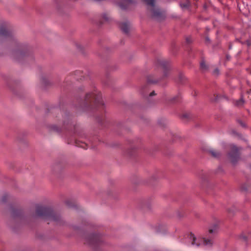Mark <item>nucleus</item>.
<instances>
[{
	"label": "nucleus",
	"mask_w": 251,
	"mask_h": 251,
	"mask_svg": "<svg viewBox=\"0 0 251 251\" xmlns=\"http://www.w3.org/2000/svg\"><path fill=\"white\" fill-rule=\"evenodd\" d=\"M4 40V45L9 50L10 55L15 60L21 61L27 57L30 49L26 44L20 43L13 38L11 31L6 27L0 28V41Z\"/></svg>",
	"instance_id": "nucleus-1"
},
{
	"label": "nucleus",
	"mask_w": 251,
	"mask_h": 251,
	"mask_svg": "<svg viewBox=\"0 0 251 251\" xmlns=\"http://www.w3.org/2000/svg\"><path fill=\"white\" fill-rule=\"evenodd\" d=\"M81 101L79 106L83 111H91L104 107L101 94L97 90L87 93Z\"/></svg>",
	"instance_id": "nucleus-2"
},
{
	"label": "nucleus",
	"mask_w": 251,
	"mask_h": 251,
	"mask_svg": "<svg viewBox=\"0 0 251 251\" xmlns=\"http://www.w3.org/2000/svg\"><path fill=\"white\" fill-rule=\"evenodd\" d=\"M217 226L214 225L213 228L209 229L207 237L203 238L197 239L192 233H190L187 235V240L189 242H191L192 245H196L197 247H199L203 244L205 246H211L213 244V235L217 232Z\"/></svg>",
	"instance_id": "nucleus-3"
},
{
	"label": "nucleus",
	"mask_w": 251,
	"mask_h": 251,
	"mask_svg": "<svg viewBox=\"0 0 251 251\" xmlns=\"http://www.w3.org/2000/svg\"><path fill=\"white\" fill-rule=\"evenodd\" d=\"M35 216L43 219H48L57 223L61 220L60 216L54 213L50 208L41 205L36 206Z\"/></svg>",
	"instance_id": "nucleus-4"
},
{
	"label": "nucleus",
	"mask_w": 251,
	"mask_h": 251,
	"mask_svg": "<svg viewBox=\"0 0 251 251\" xmlns=\"http://www.w3.org/2000/svg\"><path fill=\"white\" fill-rule=\"evenodd\" d=\"M146 4L151 6L149 9L151 12V17L158 20H161L165 18L163 12L154 5V0H144Z\"/></svg>",
	"instance_id": "nucleus-5"
},
{
	"label": "nucleus",
	"mask_w": 251,
	"mask_h": 251,
	"mask_svg": "<svg viewBox=\"0 0 251 251\" xmlns=\"http://www.w3.org/2000/svg\"><path fill=\"white\" fill-rule=\"evenodd\" d=\"M230 151L228 152V156L232 163H236L240 159V151L242 148L240 147H237L233 144L229 145Z\"/></svg>",
	"instance_id": "nucleus-6"
},
{
	"label": "nucleus",
	"mask_w": 251,
	"mask_h": 251,
	"mask_svg": "<svg viewBox=\"0 0 251 251\" xmlns=\"http://www.w3.org/2000/svg\"><path fill=\"white\" fill-rule=\"evenodd\" d=\"M85 244H87L91 246H95L100 243L101 238L100 235L91 234L85 236Z\"/></svg>",
	"instance_id": "nucleus-7"
},
{
	"label": "nucleus",
	"mask_w": 251,
	"mask_h": 251,
	"mask_svg": "<svg viewBox=\"0 0 251 251\" xmlns=\"http://www.w3.org/2000/svg\"><path fill=\"white\" fill-rule=\"evenodd\" d=\"M157 64L163 71L162 78H165L169 76L170 72V66L169 62L165 60L160 59L157 61Z\"/></svg>",
	"instance_id": "nucleus-8"
},
{
	"label": "nucleus",
	"mask_w": 251,
	"mask_h": 251,
	"mask_svg": "<svg viewBox=\"0 0 251 251\" xmlns=\"http://www.w3.org/2000/svg\"><path fill=\"white\" fill-rule=\"evenodd\" d=\"M133 3L132 0H123L119 3L120 7L123 10H126L129 4Z\"/></svg>",
	"instance_id": "nucleus-9"
},
{
	"label": "nucleus",
	"mask_w": 251,
	"mask_h": 251,
	"mask_svg": "<svg viewBox=\"0 0 251 251\" xmlns=\"http://www.w3.org/2000/svg\"><path fill=\"white\" fill-rule=\"evenodd\" d=\"M129 27L130 24L128 22L123 23L120 25L121 29L126 34L129 32Z\"/></svg>",
	"instance_id": "nucleus-10"
},
{
	"label": "nucleus",
	"mask_w": 251,
	"mask_h": 251,
	"mask_svg": "<svg viewBox=\"0 0 251 251\" xmlns=\"http://www.w3.org/2000/svg\"><path fill=\"white\" fill-rule=\"evenodd\" d=\"M209 153L214 158H218L221 156V153L220 152L218 151L213 149H211L208 151Z\"/></svg>",
	"instance_id": "nucleus-11"
},
{
	"label": "nucleus",
	"mask_w": 251,
	"mask_h": 251,
	"mask_svg": "<svg viewBox=\"0 0 251 251\" xmlns=\"http://www.w3.org/2000/svg\"><path fill=\"white\" fill-rule=\"evenodd\" d=\"M75 145L76 146L80 147L81 148H82L83 149H87V145L85 142H83L82 141H80L78 140H76L75 141Z\"/></svg>",
	"instance_id": "nucleus-12"
},
{
	"label": "nucleus",
	"mask_w": 251,
	"mask_h": 251,
	"mask_svg": "<svg viewBox=\"0 0 251 251\" xmlns=\"http://www.w3.org/2000/svg\"><path fill=\"white\" fill-rule=\"evenodd\" d=\"M154 77V76L153 75H149L147 77V81L149 83H156L158 81V79L157 78H152Z\"/></svg>",
	"instance_id": "nucleus-13"
},
{
	"label": "nucleus",
	"mask_w": 251,
	"mask_h": 251,
	"mask_svg": "<svg viewBox=\"0 0 251 251\" xmlns=\"http://www.w3.org/2000/svg\"><path fill=\"white\" fill-rule=\"evenodd\" d=\"M12 216L13 217H18L21 215L22 212L18 209H13L11 213Z\"/></svg>",
	"instance_id": "nucleus-14"
},
{
	"label": "nucleus",
	"mask_w": 251,
	"mask_h": 251,
	"mask_svg": "<svg viewBox=\"0 0 251 251\" xmlns=\"http://www.w3.org/2000/svg\"><path fill=\"white\" fill-rule=\"evenodd\" d=\"M70 117L68 115H66L65 117H64L63 120V126L64 129H67V127H66V125H68L69 122L70 121Z\"/></svg>",
	"instance_id": "nucleus-15"
},
{
	"label": "nucleus",
	"mask_w": 251,
	"mask_h": 251,
	"mask_svg": "<svg viewBox=\"0 0 251 251\" xmlns=\"http://www.w3.org/2000/svg\"><path fill=\"white\" fill-rule=\"evenodd\" d=\"M245 102L244 100L242 98H241L240 100H236L235 103V105L238 107L242 106Z\"/></svg>",
	"instance_id": "nucleus-16"
},
{
	"label": "nucleus",
	"mask_w": 251,
	"mask_h": 251,
	"mask_svg": "<svg viewBox=\"0 0 251 251\" xmlns=\"http://www.w3.org/2000/svg\"><path fill=\"white\" fill-rule=\"evenodd\" d=\"M180 6L181 8H188L190 6V2L188 0H186L183 3H180Z\"/></svg>",
	"instance_id": "nucleus-17"
},
{
	"label": "nucleus",
	"mask_w": 251,
	"mask_h": 251,
	"mask_svg": "<svg viewBox=\"0 0 251 251\" xmlns=\"http://www.w3.org/2000/svg\"><path fill=\"white\" fill-rule=\"evenodd\" d=\"M200 67H201V69L202 70V71H206L208 69V67L205 64V62L204 61H202L200 64Z\"/></svg>",
	"instance_id": "nucleus-18"
},
{
	"label": "nucleus",
	"mask_w": 251,
	"mask_h": 251,
	"mask_svg": "<svg viewBox=\"0 0 251 251\" xmlns=\"http://www.w3.org/2000/svg\"><path fill=\"white\" fill-rule=\"evenodd\" d=\"M179 99V96L176 95L172 98H171L169 100L171 102H175L177 101Z\"/></svg>",
	"instance_id": "nucleus-19"
},
{
	"label": "nucleus",
	"mask_w": 251,
	"mask_h": 251,
	"mask_svg": "<svg viewBox=\"0 0 251 251\" xmlns=\"http://www.w3.org/2000/svg\"><path fill=\"white\" fill-rule=\"evenodd\" d=\"M147 85H145V86H144L143 87H142L141 89V93L144 95V96H145L146 95V91L147 90Z\"/></svg>",
	"instance_id": "nucleus-20"
},
{
	"label": "nucleus",
	"mask_w": 251,
	"mask_h": 251,
	"mask_svg": "<svg viewBox=\"0 0 251 251\" xmlns=\"http://www.w3.org/2000/svg\"><path fill=\"white\" fill-rule=\"evenodd\" d=\"M66 204L69 207H73L75 205V203L71 200H67L66 201Z\"/></svg>",
	"instance_id": "nucleus-21"
},
{
	"label": "nucleus",
	"mask_w": 251,
	"mask_h": 251,
	"mask_svg": "<svg viewBox=\"0 0 251 251\" xmlns=\"http://www.w3.org/2000/svg\"><path fill=\"white\" fill-rule=\"evenodd\" d=\"M51 128H52V129L54 131H56L57 132H59L61 130V128L60 127H58L56 125H53V126H51Z\"/></svg>",
	"instance_id": "nucleus-22"
},
{
	"label": "nucleus",
	"mask_w": 251,
	"mask_h": 251,
	"mask_svg": "<svg viewBox=\"0 0 251 251\" xmlns=\"http://www.w3.org/2000/svg\"><path fill=\"white\" fill-rule=\"evenodd\" d=\"M41 82L42 83L45 85L47 86L49 84V81L45 77H43L41 79Z\"/></svg>",
	"instance_id": "nucleus-23"
},
{
	"label": "nucleus",
	"mask_w": 251,
	"mask_h": 251,
	"mask_svg": "<svg viewBox=\"0 0 251 251\" xmlns=\"http://www.w3.org/2000/svg\"><path fill=\"white\" fill-rule=\"evenodd\" d=\"M184 79V76L182 74H180L179 75V81L180 82H182L183 79Z\"/></svg>",
	"instance_id": "nucleus-24"
},
{
	"label": "nucleus",
	"mask_w": 251,
	"mask_h": 251,
	"mask_svg": "<svg viewBox=\"0 0 251 251\" xmlns=\"http://www.w3.org/2000/svg\"><path fill=\"white\" fill-rule=\"evenodd\" d=\"M186 41L188 44H190L192 42V39L191 37H187L186 38Z\"/></svg>",
	"instance_id": "nucleus-25"
},
{
	"label": "nucleus",
	"mask_w": 251,
	"mask_h": 251,
	"mask_svg": "<svg viewBox=\"0 0 251 251\" xmlns=\"http://www.w3.org/2000/svg\"><path fill=\"white\" fill-rule=\"evenodd\" d=\"M219 96L218 95H216V96H215V98L214 99H211V101H216L217 100H218V99H219Z\"/></svg>",
	"instance_id": "nucleus-26"
},
{
	"label": "nucleus",
	"mask_w": 251,
	"mask_h": 251,
	"mask_svg": "<svg viewBox=\"0 0 251 251\" xmlns=\"http://www.w3.org/2000/svg\"><path fill=\"white\" fill-rule=\"evenodd\" d=\"M219 70L218 69H216L215 70H214V72H213L214 74L215 75H218L219 74Z\"/></svg>",
	"instance_id": "nucleus-27"
},
{
	"label": "nucleus",
	"mask_w": 251,
	"mask_h": 251,
	"mask_svg": "<svg viewBox=\"0 0 251 251\" xmlns=\"http://www.w3.org/2000/svg\"><path fill=\"white\" fill-rule=\"evenodd\" d=\"M205 42L207 43H210V39L208 37H205Z\"/></svg>",
	"instance_id": "nucleus-28"
},
{
	"label": "nucleus",
	"mask_w": 251,
	"mask_h": 251,
	"mask_svg": "<svg viewBox=\"0 0 251 251\" xmlns=\"http://www.w3.org/2000/svg\"><path fill=\"white\" fill-rule=\"evenodd\" d=\"M241 238H242L245 241H246L247 240V237L245 235H242L241 236Z\"/></svg>",
	"instance_id": "nucleus-29"
},
{
	"label": "nucleus",
	"mask_w": 251,
	"mask_h": 251,
	"mask_svg": "<svg viewBox=\"0 0 251 251\" xmlns=\"http://www.w3.org/2000/svg\"><path fill=\"white\" fill-rule=\"evenodd\" d=\"M155 95V94L154 91H152L151 93H150V96H154Z\"/></svg>",
	"instance_id": "nucleus-30"
},
{
	"label": "nucleus",
	"mask_w": 251,
	"mask_h": 251,
	"mask_svg": "<svg viewBox=\"0 0 251 251\" xmlns=\"http://www.w3.org/2000/svg\"><path fill=\"white\" fill-rule=\"evenodd\" d=\"M226 57L227 60H229V59L230 58V56L228 54L226 55Z\"/></svg>",
	"instance_id": "nucleus-31"
},
{
	"label": "nucleus",
	"mask_w": 251,
	"mask_h": 251,
	"mask_svg": "<svg viewBox=\"0 0 251 251\" xmlns=\"http://www.w3.org/2000/svg\"><path fill=\"white\" fill-rule=\"evenodd\" d=\"M2 201L3 202H5L6 201V197L5 196H4L3 197Z\"/></svg>",
	"instance_id": "nucleus-32"
},
{
	"label": "nucleus",
	"mask_w": 251,
	"mask_h": 251,
	"mask_svg": "<svg viewBox=\"0 0 251 251\" xmlns=\"http://www.w3.org/2000/svg\"><path fill=\"white\" fill-rule=\"evenodd\" d=\"M103 18L106 21L108 20V18L107 17V16L106 15H104L103 16Z\"/></svg>",
	"instance_id": "nucleus-33"
},
{
	"label": "nucleus",
	"mask_w": 251,
	"mask_h": 251,
	"mask_svg": "<svg viewBox=\"0 0 251 251\" xmlns=\"http://www.w3.org/2000/svg\"><path fill=\"white\" fill-rule=\"evenodd\" d=\"M183 117H184V118H187L188 117V115L187 114H184L183 115Z\"/></svg>",
	"instance_id": "nucleus-34"
},
{
	"label": "nucleus",
	"mask_w": 251,
	"mask_h": 251,
	"mask_svg": "<svg viewBox=\"0 0 251 251\" xmlns=\"http://www.w3.org/2000/svg\"><path fill=\"white\" fill-rule=\"evenodd\" d=\"M240 124H241V125L242 126H244V125L243 124V123L242 122H240Z\"/></svg>",
	"instance_id": "nucleus-35"
},
{
	"label": "nucleus",
	"mask_w": 251,
	"mask_h": 251,
	"mask_svg": "<svg viewBox=\"0 0 251 251\" xmlns=\"http://www.w3.org/2000/svg\"><path fill=\"white\" fill-rule=\"evenodd\" d=\"M249 94H251V90L248 92Z\"/></svg>",
	"instance_id": "nucleus-36"
}]
</instances>
